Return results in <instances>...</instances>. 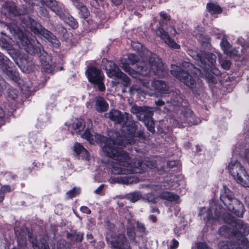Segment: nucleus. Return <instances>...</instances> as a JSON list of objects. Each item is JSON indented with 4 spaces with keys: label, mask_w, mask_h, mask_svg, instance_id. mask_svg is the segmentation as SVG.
Here are the masks:
<instances>
[{
    "label": "nucleus",
    "mask_w": 249,
    "mask_h": 249,
    "mask_svg": "<svg viewBox=\"0 0 249 249\" xmlns=\"http://www.w3.org/2000/svg\"><path fill=\"white\" fill-rule=\"evenodd\" d=\"M155 104L160 107H163L162 111L165 113L171 112L176 113V116L172 118L174 127L182 128L186 126L187 124H197L200 122L199 118L195 116L182 96L177 92L171 93L170 99L167 100L166 103L163 100L159 99L155 102ZM160 109L162 110L161 108Z\"/></svg>",
    "instance_id": "obj_1"
},
{
    "label": "nucleus",
    "mask_w": 249,
    "mask_h": 249,
    "mask_svg": "<svg viewBox=\"0 0 249 249\" xmlns=\"http://www.w3.org/2000/svg\"><path fill=\"white\" fill-rule=\"evenodd\" d=\"M197 60L200 67L203 70L204 75L207 82L210 83L216 84L217 79L215 76H219L221 71L215 67L216 56L210 52L199 51L196 52L194 58Z\"/></svg>",
    "instance_id": "obj_2"
},
{
    "label": "nucleus",
    "mask_w": 249,
    "mask_h": 249,
    "mask_svg": "<svg viewBox=\"0 0 249 249\" xmlns=\"http://www.w3.org/2000/svg\"><path fill=\"white\" fill-rule=\"evenodd\" d=\"M15 38L19 39V43L25 48L23 40L29 39L17 24L12 22L8 24L0 20V46L8 51H12L13 46L12 38L7 35V33Z\"/></svg>",
    "instance_id": "obj_3"
},
{
    "label": "nucleus",
    "mask_w": 249,
    "mask_h": 249,
    "mask_svg": "<svg viewBox=\"0 0 249 249\" xmlns=\"http://www.w3.org/2000/svg\"><path fill=\"white\" fill-rule=\"evenodd\" d=\"M22 22L34 34L44 37L53 48H59L61 44L59 39L51 32L46 29L39 22L31 17L24 18L22 19Z\"/></svg>",
    "instance_id": "obj_4"
},
{
    "label": "nucleus",
    "mask_w": 249,
    "mask_h": 249,
    "mask_svg": "<svg viewBox=\"0 0 249 249\" xmlns=\"http://www.w3.org/2000/svg\"><path fill=\"white\" fill-rule=\"evenodd\" d=\"M137 70L142 76L156 75L163 76L165 73L163 63L159 57H151L148 60L139 61L137 63Z\"/></svg>",
    "instance_id": "obj_5"
},
{
    "label": "nucleus",
    "mask_w": 249,
    "mask_h": 249,
    "mask_svg": "<svg viewBox=\"0 0 249 249\" xmlns=\"http://www.w3.org/2000/svg\"><path fill=\"white\" fill-rule=\"evenodd\" d=\"M132 113L135 114L137 119L142 121L150 132L154 133L155 130V122L152 118L154 112L151 108L146 107H139L134 105L131 109Z\"/></svg>",
    "instance_id": "obj_6"
},
{
    "label": "nucleus",
    "mask_w": 249,
    "mask_h": 249,
    "mask_svg": "<svg viewBox=\"0 0 249 249\" xmlns=\"http://www.w3.org/2000/svg\"><path fill=\"white\" fill-rule=\"evenodd\" d=\"M229 223L232 227V229L231 230L227 226H223L219 229V232L221 234L226 235L231 232L235 237H241L249 233V227L242 220L231 217Z\"/></svg>",
    "instance_id": "obj_7"
},
{
    "label": "nucleus",
    "mask_w": 249,
    "mask_h": 249,
    "mask_svg": "<svg viewBox=\"0 0 249 249\" xmlns=\"http://www.w3.org/2000/svg\"><path fill=\"white\" fill-rule=\"evenodd\" d=\"M85 75L88 81L94 87L96 86L98 91H106L105 75L101 69L94 66H88L85 71Z\"/></svg>",
    "instance_id": "obj_8"
},
{
    "label": "nucleus",
    "mask_w": 249,
    "mask_h": 249,
    "mask_svg": "<svg viewBox=\"0 0 249 249\" xmlns=\"http://www.w3.org/2000/svg\"><path fill=\"white\" fill-rule=\"evenodd\" d=\"M229 171L237 182L244 187H249V175L240 162L237 160L231 162Z\"/></svg>",
    "instance_id": "obj_9"
},
{
    "label": "nucleus",
    "mask_w": 249,
    "mask_h": 249,
    "mask_svg": "<svg viewBox=\"0 0 249 249\" xmlns=\"http://www.w3.org/2000/svg\"><path fill=\"white\" fill-rule=\"evenodd\" d=\"M25 45L24 50L31 55H36L39 58L41 63L44 61H50V57L45 52L41 46V44L33 39H26L23 40Z\"/></svg>",
    "instance_id": "obj_10"
},
{
    "label": "nucleus",
    "mask_w": 249,
    "mask_h": 249,
    "mask_svg": "<svg viewBox=\"0 0 249 249\" xmlns=\"http://www.w3.org/2000/svg\"><path fill=\"white\" fill-rule=\"evenodd\" d=\"M1 10L6 17H19L21 24L26 27L22 22V19L24 18L29 17L26 15L28 13V9L26 6L18 8L14 2L8 1L4 2L2 5Z\"/></svg>",
    "instance_id": "obj_11"
},
{
    "label": "nucleus",
    "mask_w": 249,
    "mask_h": 249,
    "mask_svg": "<svg viewBox=\"0 0 249 249\" xmlns=\"http://www.w3.org/2000/svg\"><path fill=\"white\" fill-rule=\"evenodd\" d=\"M170 72L173 76L191 89L195 94L196 93L194 90L196 85V80L189 71L183 70L180 67L176 65L172 64L171 66Z\"/></svg>",
    "instance_id": "obj_12"
},
{
    "label": "nucleus",
    "mask_w": 249,
    "mask_h": 249,
    "mask_svg": "<svg viewBox=\"0 0 249 249\" xmlns=\"http://www.w3.org/2000/svg\"><path fill=\"white\" fill-rule=\"evenodd\" d=\"M106 238L112 249H131L124 234L107 233Z\"/></svg>",
    "instance_id": "obj_13"
},
{
    "label": "nucleus",
    "mask_w": 249,
    "mask_h": 249,
    "mask_svg": "<svg viewBox=\"0 0 249 249\" xmlns=\"http://www.w3.org/2000/svg\"><path fill=\"white\" fill-rule=\"evenodd\" d=\"M13 63L5 55L0 59V69L10 79L19 84L20 78L19 72L12 68Z\"/></svg>",
    "instance_id": "obj_14"
},
{
    "label": "nucleus",
    "mask_w": 249,
    "mask_h": 249,
    "mask_svg": "<svg viewBox=\"0 0 249 249\" xmlns=\"http://www.w3.org/2000/svg\"><path fill=\"white\" fill-rule=\"evenodd\" d=\"M137 123L134 120H128L126 123H123L121 127L123 133L130 137H136L140 139L144 140L145 137L144 133L142 130H138Z\"/></svg>",
    "instance_id": "obj_15"
},
{
    "label": "nucleus",
    "mask_w": 249,
    "mask_h": 249,
    "mask_svg": "<svg viewBox=\"0 0 249 249\" xmlns=\"http://www.w3.org/2000/svg\"><path fill=\"white\" fill-rule=\"evenodd\" d=\"M105 116L117 124L126 123L128 120V113H125L124 115L121 111L115 109H111L108 113H106Z\"/></svg>",
    "instance_id": "obj_16"
},
{
    "label": "nucleus",
    "mask_w": 249,
    "mask_h": 249,
    "mask_svg": "<svg viewBox=\"0 0 249 249\" xmlns=\"http://www.w3.org/2000/svg\"><path fill=\"white\" fill-rule=\"evenodd\" d=\"M215 216L213 215V210L211 208L207 209L206 215L204 219L206 224L208 226L213 225L223 214V209L219 206L216 205L214 208Z\"/></svg>",
    "instance_id": "obj_17"
},
{
    "label": "nucleus",
    "mask_w": 249,
    "mask_h": 249,
    "mask_svg": "<svg viewBox=\"0 0 249 249\" xmlns=\"http://www.w3.org/2000/svg\"><path fill=\"white\" fill-rule=\"evenodd\" d=\"M156 34L157 36L160 37L170 48L175 49H180V45L176 43L174 39L171 38L168 33L165 31L164 29L160 28L159 29H156Z\"/></svg>",
    "instance_id": "obj_18"
},
{
    "label": "nucleus",
    "mask_w": 249,
    "mask_h": 249,
    "mask_svg": "<svg viewBox=\"0 0 249 249\" xmlns=\"http://www.w3.org/2000/svg\"><path fill=\"white\" fill-rule=\"evenodd\" d=\"M226 207L229 211L239 217H243L245 212L243 204L236 198L233 199Z\"/></svg>",
    "instance_id": "obj_19"
},
{
    "label": "nucleus",
    "mask_w": 249,
    "mask_h": 249,
    "mask_svg": "<svg viewBox=\"0 0 249 249\" xmlns=\"http://www.w3.org/2000/svg\"><path fill=\"white\" fill-rule=\"evenodd\" d=\"M105 60L106 61L105 64V70H106L107 76L109 77L116 79L117 77H118V75L122 71L118 65L113 61L108 60L107 59L104 58L103 62H104Z\"/></svg>",
    "instance_id": "obj_20"
},
{
    "label": "nucleus",
    "mask_w": 249,
    "mask_h": 249,
    "mask_svg": "<svg viewBox=\"0 0 249 249\" xmlns=\"http://www.w3.org/2000/svg\"><path fill=\"white\" fill-rule=\"evenodd\" d=\"M102 139L105 143L103 147L104 152L106 153L108 157L111 158L118 150L116 146L115 141L104 136L102 137Z\"/></svg>",
    "instance_id": "obj_21"
},
{
    "label": "nucleus",
    "mask_w": 249,
    "mask_h": 249,
    "mask_svg": "<svg viewBox=\"0 0 249 249\" xmlns=\"http://www.w3.org/2000/svg\"><path fill=\"white\" fill-rule=\"evenodd\" d=\"M41 3L43 5H46L60 18L63 17L64 15L63 8L58 4L57 2L55 0H42Z\"/></svg>",
    "instance_id": "obj_22"
},
{
    "label": "nucleus",
    "mask_w": 249,
    "mask_h": 249,
    "mask_svg": "<svg viewBox=\"0 0 249 249\" xmlns=\"http://www.w3.org/2000/svg\"><path fill=\"white\" fill-rule=\"evenodd\" d=\"M111 183H121L124 184H129L137 183L138 178L132 176H119L116 178H112L109 180Z\"/></svg>",
    "instance_id": "obj_23"
},
{
    "label": "nucleus",
    "mask_w": 249,
    "mask_h": 249,
    "mask_svg": "<svg viewBox=\"0 0 249 249\" xmlns=\"http://www.w3.org/2000/svg\"><path fill=\"white\" fill-rule=\"evenodd\" d=\"M94 108L98 112H105L108 109V104L104 97L97 96L94 98Z\"/></svg>",
    "instance_id": "obj_24"
},
{
    "label": "nucleus",
    "mask_w": 249,
    "mask_h": 249,
    "mask_svg": "<svg viewBox=\"0 0 249 249\" xmlns=\"http://www.w3.org/2000/svg\"><path fill=\"white\" fill-rule=\"evenodd\" d=\"M220 200L226 206L229 203L231 202L233 199H236L231 191L226 185L223 186V189L221 191Z\"/></svg>",
    "instance_id": "obj_25"
},
{
    "label": "nucleus",
    "mask_w": 249,
    "mask_h": 249,
    "mask_svg": "<svg viewBox=\"0 0 249 249\" xmlns=\"http://www.w3.org/2000/svg\"><path fill=\"white\" fill-rule=\"evenodd\" d=\"M111 159L118 161L121 164L124 165L125 163L129 160L130 157L129 154L126 151L118 150Z\"/></svg>",
    "instance_id": "obj_26"
},
{
    "label": "nucleus",
    "mask_w": 249,
    "mask_h": 249,
    "mask_svg": "<svg viewBox=\"0 0 249 249\" xmlns=\"http://www.w3.org/2000/svg\"><path fill=\"white\" fill-rule=\"evenodd\" d=\"M152 86L156 91L160 93H165L168 90L166 83L162 80H154L152 82Z\"/></svg>",
    "instance_id": "obj_27"
},
{
    "label": "nucleus",
    "mask_w": 249,
    "mask_h": 249,
    "mask_svg": "<svg viewBox=\"0 0 249 249\" xmlns=\"http://www.w3.org/2000/svg\"><path fill=\"white\" fill-rule=\"evenodd\" d=\"M125 60H121L120 64L122 68L125 72H128V74L133 78L140 79V76L141 75L139 73V71L136 68V70L131 69L130 66H128V64L126 63V61L124 62Z\"/></svg>",
    "instance_id": "obj_28"
},
{
    "label": "nucleus",
    "mask_w": 249,
    "mask_h": 249,
    "mask_svg": "<svg viewBox=\"0 0 249 249\" xmlns=\"http://www.w3.org/2000/svg\"><path fill=\"white\" fill-rule=\"evenodd\" d=\"M84 233L81 232H77L76 230L71 231V232H67L66 237L71 241H75L78 243L81 242L83 240Z\"/></svg>",
    "instance_id": "obj_29"
},
{
    "label": "nucleus",
    "mask_w": 249,
    "mask_h": 249,
    "mask_svg": "<svg viewBox=\"0 0 249 249\" xmlns=\"http://www.w3.org/2000/svg\"><path fill=\"white\" fill-rule=\"evenodd\" d=\"M75 7L78 11V13L80 18L85 19L89 18L90 15L89 11L82 2Z\"/></svg>",
    "instance_id": "obj_30"
},
{
    "label": "nucleus",
    "mask_w": 249,
    "mask_h": 249,
    "mask_svg": "<svg viewBox=\"0 0 249 249\" xmlns=\"http://www.w3.org/2000/svg\"><path fill=\"white\" fill-rule=\"evenodd\" d=\"M158 197L162 200H166L170 202L177 201L179 198L178 195L168 191L160 193Z\"/></svg>",
    "instance_id": "obj_31"
},
{
    "label": "nucleus",
    "mask_w": 249,
    "mask_h": 249,
    "mask_svg": "<svg viewBox=\"0 0 249 249\" xmlns=\"http://www.w3.org/2000/svg\"><path fill=\"white\" fill-rule=\"evenodd\" d=\"M220 249H243L238 244L231 241H223L219 243Z\"/></svg>",
    "instance_id": "obj_32"
},
{
    "label": "nucleus",
    "mask_w": 249,
    "mask_h": 249,
    "mask_svg": "<svg viewBox=\"0 0 249 249\" xmlns=\"http://www.w3.org/2000/svg\"><path fill=\"white\" fill-rule=\"evenodd\" d=\"M73 151L78 156L85 158L88 156V150L79 142H76L73 145Z\"/></svg>",
    "instance_id": "obj_33"
},
{
    "label": "nucleus",
    "mask_w": 249,
    "mask_h": 249,
    "mask_svg": "<svg viewBox=\"0 0 249 249\" xmlns=\"http://www.w3.org/2000/svg\"><path fill=\"white\" fill-rule=\"evenodd\" d=\"M206 8L208 12L211 15L220 14L223 11L222 7L220 5L213 2L207 3Z\"/></svg>",
    "instance_id": "obj_34"
},
{
    "label": "nucleus",
    "mask_w": 249,
    "mask_h": 249,
    "mask_svg": "<svg viewBox=\"0 0 249 249\" xmlns=\"http://www.w3.org/2000/svg\"><path fill=\"white\" fill-rule=\"evenodd\" d=\"M220 47L224 53L231 55L232 53V46L226 37H223L220 42Z\"/></svg>",
    "instance_id": "obj_35"
},
{
    "label": "nucleus",
    "mask_w": 249,
    "mask_h": 249,
    "mask_svg": "<svg viewBox=\"0 0 249 249\" xmlns=\"http://www.w3.org/2000/svg\"><path fill=\"white\" fill-rule=\"evenodd\" d=\"M126 233L130 242L136 244V232L135 226L133 225H130L126 227Z\"/></svg>",
    "instance_id": "obj_36"
},
{
    "label": "nucleus",
    "mask_w": 249,
    "mask_h": 249,
    "mask_svg": "<svg viewBox=\"0 0 249 249\" xmlns=\"http://www.w3.org/2000/svg\"><path fill=\"white\" fill-rule=\"evenodd\" d=\"M161 18L159 21V27L157 29L160 28L164 29V25L166 24V22L171 20V17L165 11H161L160 13Z\"/></svg>",
    "instance_id": "obj_37"
},
{
    "label": "nucleus",
    "mask_w": 249,
    "mask_h": 249,
    "mask_svg": "<svg viewBox=\"0 0 249 249\" xmlns=\"http://www.w3.org/2000/svg\"><path fill=\"white\" fill-rule=\"evenodd\" d=\"M181 66L184 69H186L187 71H190L191 72H193L192 69H194L195 71L194 72L196 74H197L198 73L201 75V71L200 69L196 68L195 65L189 62H187L185 61H182Z\"/></svg>",
    "instance_id": "obj_38"
},
{
    "label": "nucleus",
    "mask_w": 249,
    "mask_h": 249,
    "mask_svg": "<svg viewBox=\"0 0 249 249\" xmlns=\"http://www.w3.org/2000/svg\"><path fill=\"white\" fill-rule=\"evenodd\" d=\"M116 79L121 80V84L124 88H126L131 85L130 79L122 71L120 73L118 77H117Z\"/></svg>",
    "instance_id": "obj_39"
},
{
    "label": "nucleus",
    "mask_w": 249,
    "mask_h": 249,
    "mask_svg": "<svg viewBox=\"0 0 249 249\" xmlns=\"http://www.w3.org/2000/svg\"><path fill=\"white\" fill-rule=\"evenodd\" d=\"M121 60H125L126 61V63L128 64V66L130 65H134L135 64H137L138 62V56L137 55L134 53L129 54L127 58H121L120 61Z\"/></svg>",
    "instance_id": "obj_40"
},
{
    "label": "nucleus",
    "mask_w": 249,
    "mask_h": 249,
    "mask_svg": "<svg viewBox=\"0 0 249 249\" xmlns=\"http://www.w3.org/2000/svg\"><path fill=\"white\" fill-rule=\"evenodd\" d=\"M136 225L137 231L140 233L141 237H142L143 235H146L148 234V231L146 230V228L143 223L137 221L136 222Z\"/></svg>",
    "instance_id": "obj_41"
},
{
    "label": "nucleus",
    "mask_w": 249,
    "mask_h": 249,
    "mask_svg": "<svg viewBox=\"0 0 249 249\" xmlns=\"http://www.w3.org/2000/svg\"><path fill=\"white\" fill-rule=\"evenodd\" d=\"M44 71L46 73H50L52 72L54 70V67L50 63V61H44L41 64Z\"/></svg>",
    "instance_id": "obj_42"
},
{
    "label": "nucleus",
    "mask_w": 249,
    "mask_h": 249,
    "mask_svg": "<svg viewBox=\"0 0 249 249\" xmlns=\"http://www.w3.org/2000/svg\"><path fill=\"white\" fill-rule=\"evenodd\" d=\"M81 192L80 188H77L75 187H73L71 190H69L67 193V196L69 198H71L76 197Z\"/></svg>",
    "instance_id": "obj_43"
},
{
    "label": "nucleus",
    "mask_w": 249,
    "mask_h": 249,
    "mask_svg": "<svg viewBox=\"0 0 249 249\" xmlns=\"http://www.w3.org/2000/svg\"><path fill=\"white\" fill-rule=\"evenodd\" d=\"M142 198L141 194L138 192H134L128 195V198L132 202H136Z\"/></svg>",
    "instance_id": "obj_44"
},
{
    "label": "nucleus",
    "mask_w": 249,
    "mask_h": 249,
    "mask_svg": "<svg viewBox=\"0 0 249 249\" xmlns=\"http://www.w3.org/2000/svg\"><path fill=\"white\" fill-rule=\"evenodd\" d=\"M19 246L23 248H27L26 237L20 234L18 236V246Z\"/></svg>",
    "instance_id": "obj_45"
},
{
    "label": "nucleus",
    "mask_w": 249,
    "mask_h": 249,
    "mask_svg": "<svg viewBox=\"0 0 249 249\" xmlns=\"http://www.w3.org/2000/svg\"><path fill=\"white\" fill-rule=\"evenodd\" d=\"M93 136L91 134L90 131L89 129L87 128L86 129L83 135H82V138L87 140V141H89V142H91V141H93Z\"/></svg>",
    "instance_id": "obj_46"
},
{
    "label": "nucleus",
    "mask_w": 249,
    "mask_h": 249,
    "mask_svg": "<svg viewBox=\"0 0 249 249\" xmlns=\"http://www.w3.org/2000/svg\"><path fill=\"white\" fill-rule=\"evenodd\" d=\"M69 25L73 29H76L78 27V23L72 16L68 18V21Z\"/></svg>",
    "instance_id": "obj_47"
},
{
    "label": "nucleus",
    "mask_w": 249,
    "mask_h": 249,
    "mask_svg": "<svg viewBox=\"0 0 249 249\" xmlns=\"http://www.w3.org/2000/svg\"><path fill=\"white\" fill-rule=\"evenodd\" d=\"M18 90L14 89H9L7 96L9 98L14 100L18 98Z\"/></svg>",
    "instance_id": "obj_48"
},
{
    "label": "nucleus",
    "mask_w": 249,
    "mask_h": 249,
    "mask_svg": "<svg viewBox=\"0 0 249 249\" xmlns=\"http://www.w3.org/2000/svg\"><path fill=\"white\" fill-rule=\"evenodd\" d=\"M39 14L40 16L46 18H50V15L49 11L44 7L40 6L39 10Z\"/></svg>",
    "instance_id": "obj_49"
},
{
    "label": "nucleus",
    "mask_w": 249,
    "mask_h": 249,
    "mask_svg": "<svg viewBox=\"0 0 249 249\" xmlns=\"http://www.w3.org/2000/svg\"><path fill=\"white\" fill-rule=\"evenodd\" d=\"M4 177L6 180L9 182L11 180H16L17 178V176L11 172H6Z\"/></svg>",
    "instance_id": "obj_50"
},
{
    "label": "nucleus",
    "mask_w": 249,
    "mask_h": 249,
    "mask_svg": "<svg viewBox=\"0 0 249 249\" xmlns=\"http://www.w3.org/2000/svg\"><path fill=\"white\" fill-rule=\"evenodd\" d=\"M83 122L81 120L75 119L71 124V127L74 130L79 129L82 127Z\"/></svg>",
    "instance_id": "obj_51"
},
{
    "label": "nucleus",
    "mask_w": 249,
    "mask_h": 249,
    "mask_svg": "<svg viewBox=\"0 0 249 249\" xmlns=\"http://www.w3.org/2000/svg\"><path fill=\"white\" fill-rule=\"evenodd\" d=\"M30 242L32 244L34 249H41V243H40L36 237L34 238V240H30Z\"/></svg>",
    "instance_id": "obj_52"
},
{
    "label": "nucleus",
    "mask_w": 249,
    "mask_h": 249,
    "mask_svg": "<svg viewBox=\"0 0 249 249\" xmlns=\"http://www.w3.org/2000/svg\"><path fill=\"white\" fill-rule=\"evenodd\" d=\"M105 227L106 229L110 231H112L115 229V224L110 221L107 220L105 221Z\"/></svg>",
    "instance_id": "obj_53"
},
{
    "label": "nucleus",
    "mask_w": 249,
    "mask_h": 249,
    "mask_svg": "<svg viewBox=\"0 0 249 249\" xmlns=\"http://www.w3.org/2000/svg\"><path fill=\"white\" fill-rule=\"evenodd\" d=\"M231 65V62L229 60H223L221 63V67L225 70H229L230 69Z\"/></svg>",
    "instance_id": "obj_54"
},
{
    "label": "nucleus",
    "mask_w": 249,
    "mask_h": 249,
    "mask_svg": "<svg viewBox=\"0 0 249 249\" xmlns=\"http://www.w3.org/2000/svg\"><path fill=\"white\" fill-rule=\"evenodd\" d=\"M196 246L197 249H210L208 244L204 242H198Z\"/></svg>",
    "instance_id": "obj_55"
},
{
    "label": "nucleus",
    "mask_w": 249,
    "mask_h": 249,
    "mask_svg": "<svg viewBox=\"0 0 249 249\" xmlns=\"http://www.w3.org/2000/svg\"><path fill=\"white\" fill-rule=\"evenodd\" d=\"M203 40L202 41V45L204 47H209L211 45V38L208 36H205L203 37Z\"/></svg>",
    "instance_id": "obj_56"
},
{
    "label": "nucleus",
    "mask_w": 249,
    "mask_h": 249,
    "mask_svg": "<svg viewBox=\"0 0 249 249\" xmlns=\"http://www.w3.org/2000/svg\"><path fill=\"white\" fill-rule=\"evenodd\" d=\"M0 191H1L2 193L5 195L7 193H10L12 191L10 185H3L1 186V187L0 188Z\"/></svg>",
    "instance_id": "obj_57"
},
{
    "label": "nucleus",
    "mask_w": 249,
    "mask_h": 249,
    "mask_svg": "<svg viewBox=\"0 0 249 249\" xmlns=\"http://www.w3.org/2000/svg\"><path fill=\"white\" fill-rule=\"evenodd\" d=\"M39 163H37V162H36L35 161H34L33 162V167L32 168H29L28 169H26V170H27V171L30 173L32 172V170H36V171L37 170H39Z\"/></svg>",
    "instance_id": "obj_58"
},
{
    "label": "nucleus",
    "mask_w": 249,
    "mask_h": 249,
    "mask_svg": "<svg viewBox=\"0 0 249 249\" xmlns=\"http://www.w3.org/2000/svg\"><path fill=\"white\" fill-rule=\"evenodd\" d=\"M157 198L152 193L147 195V200L149 202H152L153 203H156L157 202Z\"/></svg>",
    "instance_id": "obj_59"
},
{
    "label": "nucleus",
    "mask_w": 249,
    "mask_h": 249,
    "mask_svg": "<svg viewBox=\"0 0 249 249\" xmlns=\"http://www.w3.org/2000/svg\"><path fill=\"white\" fill-rule=\"evenodd\" d=\"M172 244L168 248V249H176L178 248L179 245V242L177 240L174 238L172 240Z\"/></svg>",
    "instance_id": "obj_60"
},
{
    "label": "nucleus",
    "mask_w": 249,
    "mask_h": 249,
    "mask_svg": "<svg viewBox=\"0 0 249 249\" xmlns=\"http://www.w3.org/2000/svg\"><path fill=\"white\" fill-rule=\"evenodd\" d=\"M105 186V185L104 184L100 185L98 188L94 191V193L97 195H102L103 194Z\"/></svg>",
    "instance_id": "obj_61"
},
{
    "label": "nucleus",
    "mask_w": 249,
    "mask_h": 249,
    "mask_svg": "<svg viewBox=\"0 0 249 249\" xmlns=\"http://www.w3.org/2000/svg\"><path fill=\"white\" fill-rule=\"evenodd\" d=\"M80 210L83 213H84L89 214H90L91 213L90 209L87 206H81L80 208Z\"/></svg>",
    "instance_id": "obj_62"
},
{
    "label": "nucleus",
    "mask_w": 249,
    "mask_h": 249,
    "mask_svg": "<svg viewBox=\"0 0 249 249\" xmlns=\"http://www.w3.org/2000/svg\"><path fill=\"white\" fill-rule=\"evenodd\" d=\"M177 165L178 161L176 160H169L167 162V166L169 168H172L176 167Z\"/></svg>",
    "instance_id": "obj_63"
},
{
    "label": "nucleus",
    "mask_w": 249,
    "mask_h": 249,
    "mask_svg": "<svg viewBox=\"0 0 249 249\" xmlns=\"http://www.w3.org/2000/svg\"><path fill=\"white\" fill-rule=\"evenodd\" d=\"M246 235H242L241 237H237L238 238L243 237L241 243L243 245L246 246V247L249 248V242L248 239L245 237Z\"/></svg>",
    "instance_id": "obj_64"
}]
</instances>
